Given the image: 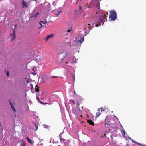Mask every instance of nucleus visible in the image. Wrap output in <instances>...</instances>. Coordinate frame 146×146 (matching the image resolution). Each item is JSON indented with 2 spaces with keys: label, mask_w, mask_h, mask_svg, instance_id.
Here are the masks:
<instances>
[{
  "label": "nucleus",
  "mask_w": 146,
  "mask_h": 146,
  "mask_svg": "<svg viewBox=\"0 0 146 146\" xmlns=\"http://www.w3.org/2000/svg\"><path fill=\"white\" fill-rule=\"evenodd\" d=\"M117 17V13L115 11L113 10L110 12V15L109 17V18L111 19L110 21H114Z\"/></svg>",
  "instance_id": "f257e3e1"
},
{
  "label": "nucleus",
  "mask_w": 146,
  "mask_h": 146,
  "mask_svg": "<svg viewBox=\"0 0 146 146\" xmlns=\"http://www.w3.org/2000/svg\"><path fill=\"white\" fill-rule=\"evenodd\" d=\"M16 26H17V25H15V27L14 29V30H13V34H11V37L12 36V38L11 39V41H12L13 40H14V39H15V37H16V35H15V29H16Z\"/></svg>",
  "instance_id": "f03ea898"
},
{
  "label": "nucleus",
  "mask_w": 146,
  "mask_h": 146,
  "mask_svg": "<svg viewBox=\"0 0 146 146\" xmlns=\"http://www.w3.org/2000/svg\"><path fill=\"white\" fill-rule=\"evenodd\" d=\"M102 108H100L98 109V112L96 113V117H99L101 114V113L100 112V110H101V112H102L103 111H104V109H102Z\"/></svg>",
  "instance_id": "7ed1b4c3"
},
{
  "label": "nucleus",
  "mask_w": 146,
  "mask_h": 146,
  "mask_svg": "<svg viewBox=\"0 0 146 146\" xmlns=\"http://www.w3.org/2000/svg\"><path fill=\"white\" fill-rule=\"evenodd\" d=\"M84 41V38L83 37H81V38L79 40H78L76 38L75 41L76 42H79L80 44H81Z\"/></svg>",
  "instance_id": "20e7f679"
},
{
  "label": "nucleus",
  "mask_w": 146,
  "mask_h": 146,
  "mask_svg": "<svg viewBox=\"0 0 146 146\" xmlns=\"http://www.w3.org/2000/svg\"><path fill=\"white\" fill-rule=\"evenodd\" d=\"M107 15L106 14L104 15L103 18H102L101 17H100L99 21H101V22H105V20L106 19Z\"/></svg>",
  "instance_id": "39448f33"
},
{
  "label": "nucleus",
  "mask_w": 146,
  "mask_h": 146,
  "mask_svg": "<svg viewBox=\"0 0 146 146\" xmlns=\"http://www.w3.org/2000/svg\"><path fill=\"white\" fill-rule=\"evenodd\" d=\"M22 7L24 8H27L28 6L26 4V3L24 0H23L22 2Z\"/></svg>",
  "instance_id": "423d86ee"
},
{
  "label": "nucleus",
  "mask_w": 146,
  "mask_h": 146,
  "mask_svg": "<svg viewBox=\"0 0 146 146\" xmlns=\"http://www.w3.org/2000/svg\"><path fill=\"white\" fill-rule=\"evenodd\" d=\"M9 104L11 106V108L14 111V112L16 111V109L15 108V107L14 106V103H13V104L9 101Z\"/></svg>",
  "instance_id": "0eeeda50"
},
{
  "label": "nucleus",
  "mask_w": 146,
  "mask_h": 146,
  "mask_svg": "<svg viewBox=\"0 0 146 146\" xmlns=\"http://www.w3.org/2000/svg\"><path fill=\"white\" fill-rule=\"evenodd\" d=\"M61 11H60L59 10H54L53 13H54L58 17L59 16V14L60 13H61Z\"/></svg>",
  "instance_id": "6e6552de"
},
{
  "label": "nucleus",
  "mask_w": 146,
  "mask_h": 146,
  "mask_svg": "<svg viewBox=\"0 0 146 146\" xmlns=\"http://www.w3.org/2000/svg\"><path fill=\"white\" fill-rule=\"evenodd\" d=\"M47 23L46 20H44V21H41L39 22L40 24L41 25V27H39V28H41L42 27V23L43 24H45Z\"/></svg>",
  "instance_id": "1a4fd4ad"
},
{
  "label": "nucleus",
  "mask_w": 146,
  "mask_h": 146,
  "mask_svg": "<svg viewBox=\"0 0 146 146\" xmlns=\"http://www.w3.org/2000/svg\"><path fill=\"white\" fill-rule=\"evenodd\" d=\"M53 36H54V34H51L50 35H47V36L46 37V41H47V40L48 39L51 38L52 37H53Z\"/></svg>",
  "instance_id": "9d476101"
},
{
  "label": "nucleus",
  "mask_w": 146,
  "mask_h": 146,
  "mask_svg": "<svg viewBox=\"0 0 146 146\" xmlns=\"http://www.w3.org/2000/svg\"><path fill=\"white\" fill-rule=\"evenodd\" d=\"M100 20H98L97 22H96L95 24V26L98 27L99 25H100L101 23V21H99Z\"/></svg>",
  "instance_id": "9b49d317"
},
{
  "label": "nucleus",
  "mask_w": 146,
  "mask_h": 146,
  "mask_svg": "<svg viewBox=\"0 0 146 146\" xmlns=\"http://www.w3.org/2000/svg\"><path fill=\"white\" fill-rule=\"evenodd\" d=\"M39 13H36L34 15H33L31 16V18L34 17V19H35L37 16V15H39Z\"/></svg>",
  "instance_id": "f8f14e48"
},
{
  "label": "nucleus",
  "mask_w": 146,
  "mask_h": 146,
  "mask_svg": "<svg viewBox=\"0 0 146 146\" xmlns=\"http://www.w3.org/2000/svg\"><path fill=\"white\" fill-rule=\"evenodd\" d=\"M26 139L28 141L29 143L31 144H33V142L32 141L31 139H29L28 137H26Z\"/></svg>",
  "instance_id": "ddd939ff"
},
{
  "label": "nucleus",
  "mask_w": 146,
  "mask_h": 146,
  "mask_svg": "<svg viewBox=\"0 0 146 146\" xmlns=\"http://www.w3.org/2000/svg\"><path fill=\"white\" fill-rule=\"evenodd\" d=\"M87 122L88 123L90 124L94 125V123L91 120H87Z\"/></svg>",
  "instance_id": "4468645a"
},
{
  "label": "nucleus",
  "mask_w": 146,
  "mask_h": 146,
  "mask_svg": "<svg viewBox=\"0 0 146 146\" xmlns=\"http://www.w3.org/2000/svg\"><path fill=\"white\" fill-rule=\"evenodd\" d=\"M105 126L106 127H107L108 129H109V130H110V128L111 127V126L109 124H108L107 123H106L105 124Z\"/></svg>",
  "instance_id": "2eb2a0df"
},
{
  "label": "nucleus",
  "mask_w": 146,
  "mask_h": 146,
  "mask_svg": "<svg viewBox=\"0 0 146 146\" xmlns=\"http://www.w3.org/2000/svg\"><path fill=\"white\" fill-rule=\"evenodd\" d=\"M39 91V87L38 85H36L35 87V91L36 92H38Z\"/></svg>",
  "instance_id": "dca6fc26"
},
{
  "label": "nucleus",
  "mask_w": 146,
  "mask_h": 146,
  "mask_svg": "<svg viewBox=\"0 0 146 146\" xmlns=\"http://www.w3.org/2000/svg\"><path fill=\"white\" fill-rule=\"evenodd\" d=\"M60 139L61 142H64V141H65V139L64 138H62L61 137H60Z\"/></svg>",
  "instance_id": "f3484780"
},
{
  "label": "nucleus",
  "mask_w": 146,
  "mask_h": 146,
  "mask_svg": "<svg viewBox=\"0 0 146 146\" xmlns=\"http://www.w3.org/2000/svg\"><path fill=\"white\" fill-rule=\"evenodd\" d=\"M3 130V127L1 124L0 123V131H2Z\"/></svg>",
  "instance_id": "a211bd4d"
},
{
  "label": "nucleus",
  "mask_w": 146,
  "mask_h": 146,
  "mask_svg": "<svg viewBox=\"0 0 146 146\" xmlns=\"http://www.w3.org/2000/svg\"><path fill=\"white\" fill-rule=\"evenodd\" d=\"M134 143H136L137 144L139 145H140V146H144V145H142V144H141L140 143H138V142H134Z\"/></svg>",
  "instance_id": "6ab92c4d"
},
{
  "label": "nucleus",
  "mask_w": 146,
  "mask_h": 146,
  "mask_svg": "<svg viewBox=\"0 0 146 146\" xmlns=\"http://www.w3.org/2000/svg\"><path fill=\"white\" fill-rule=\"evenodd\" d=\"M35 126L36 127V129H35V131H36L37 130V129H38V126L36 124L35 125Z\"/></svg>",
  "instance_id": "aec40b11"
},
{
  "label": "nucleus",
  "mask_w": 146,
  "mask_h": 146,
  "mask_svg": "<svg viewBox=\"0 0 146 146\" xmlns=\"http://www.w3.org/2000/svg\"><path fill=\"white\" fill-rule=\"evenodd\" d=\"M70 101L72 103L74 104H75V103L74 100H70Z\"/></svg>",
  "instance_id": "412c9836"
},
{
  "label": "nucleus",
  "mask_w": 146,
  "mask_h": 146,
  "mask_svg": "<svg viewBox=\"0 0 146 146\" xmlns=\"http://www.w3.org/2000/svg\"><path fill=\"white\" fill-rule=\"evenodd\" d=\"M97 8L98 9L100 7L99 6V4L98 3V4H97Z\"/></svg>",
  "instance_id": "4be33fe9"
},
{
  "label": "nucleus",
  "mask_w": 146,
  "mask_h": 146,
  "mask_svg": "<svg viewBox=\"0 0 146 146\" xmlns=\"http://www.w3.org/2000/svg\"><path fill=\"white\" fill-rule=\"evenodd\" d=\"M6 75L7 76H9V72L8 71H7V73H6Z\"/></svg>",
  "instance_id": "5701e85b"
},
{
  "label": "nucleus",
  "mask_w": 146,
  "mask_h": 146,
  "mask_svg": "<svg viewBox=\"0 0 146 146\" xmlns=\"http://www.w3.org/2000/svg\"><path fill=\"white\" fill-rule=\"evenodd\" d=\"M58 76H52L51 77V78H58Z\"/></svg>",
  "instance_id": "b1692460"
},
{
  "label": "nucleus",
  "mask_w": 146,
  "mask_h": 146,
  "mask_svg": "<svg viewBox=\"0 0 146 146\" xmlns=\"http://www.w3.org/2000/svg\"><path fill=\"white\" fill-rule=\"evenodd\" d=\"M41 103L42 104H48L47 103H44L42 102H41Z\"/></svg>",
  "instance_id": "393cba45"
},
{
  "label": "nucleus",
  "mask_w": 146,
  "mask_h": 146,
  "mask_svg": "<svg viewBox=\"0 0 146 146\" xmlns=\"http://www.w3.org/2000/svg\"><path fill=\"white\" fill-rule=\"evenodd\" d=\"M64 54L65 56H66V55L68 54V53H66V52H65V53H64Z\"/></svg>",
  "instance_id": "a878e982"
},
{
  "label": "nucleus",
  "mask_w": 146,
  "mask_h": 146,
  "mask_svg": "<svg viewBox=\"0 0 146 146\" xmlns=\"http://www.w3.org/2000/svg\"><path fill=\"white\" fill-rule=\"evenodd\" d=\"M32 74H33V75H36V73H31Z\"/></svg>",
  "instance_id": "bb28decb"
},
{
  "label": "nucleus",
  "mask_w": 146,
  "mask_h": 146,
  "mask_svg": "<svg viewBox=\"0 0 146 146\" xmlns=\"http://www.w3.org/2000/svg\"><path fill=\"white\" fill-rule=\"evenodd\" d=\"M71 31V30H69H69H68V31H67V32H70V31Z\"/></svg>",
  "instance_id": "cd10ccee"
},
{
  "label": "nucleus",
  "mask_w": 146,
  "mask_h": 146,
  "mask_svg": "<svg viewBox=\"0 0 146 146\" xmlns=\"http://www.w3.org/2000/svg\"><path fill=\"white\" fill-rule=\"evenodd\" d=\"M79 9H82V7L81 6H80L79 7Z\"/></svg>",
  "instance_id": "c85d7f7f"
},
{
  "label": "nucleus",
  "mask_w": 146,
  "mask_h": 146,
  "mask_svg": "<svg viewBox=\"0 0 146 146\" xmlns=\"http://www.w3.org/2000/svg\"><path fill=\"white\" fill-rule=\"evenodd\" d=\"M35 68H33V70H35Z\"/></svg>",
  "instance_id": "c756f323"
},
{
  "label": "nucleus",
  "mask_w": 146,
  "mask_h": 146,
  "mask_svg": "<svg viewBox=\"0 0 146 146\" xmlns=\"http://www.w3.org/2000/svg\"><path fill=\"white\" fill-rule=\"evenodd\" d=\"M36 98H37V100H38L39 98V97H36Z\"/></svg>",
  "instance_id": "7c9ffc66"
},
{
  "label": "nucleus",
  "mask_w": 146,
  "mask_h": 146,
  "mask_svg": "<svg viewBox=\"0 0 146 146\" xmlns=\"http://www.w3.org/2000/svg\"><path fill=\"white\" fill-rule=\"evenodd\" d=\"M33 123L35 125H36L34 122H33Z\"/></svg>",
  "instance_id": "2f4dec72"
},
{
  "label": "nucleus",
  "mask_w": 146,
  "mask_h": 146,
  "mask_svg": "<svg viewBox=\"0 0 146 146\" xmlns=\"http://www.w3.org/2000/svg\"><path fill=\"white\" fill-rule=\"evenodd\" d=\"M126 146H129V145L128 144H127L126 145Z\"/></svg>",
  "instance_id": "473e14b6"
},
{
  "label": "nucleus",
  "mask_w": 146,
  "mask_h": 146,
  "mask_svg": "<svg viewBox=\"0 0 146 146\" xmlns=\"http://www.w3.org/2000/svg\"><path fill=\"white\" fill-rule=\"evenodd\" d=\"M132 141L134 143V142H136L135 141H134L133 140H132Z\"/></svg>",
  "instance_id": "72a5a7b5"
},
{
  "label": "nucleus",
  "mask_w": 146,
  "mask_h": 146,
  "mask_svg": "<svg viewBox=\"0 0 146 146\" xmlns=\"http://www.w3.org/2000/svg\"><path fill=\"white\" fill-rule=\"evenodd\" d=\"M66 64H68V62H67V61H66Z\"/></svg>",
  "instance_id": "f704fd0d"
},
{
  "label": "nucleus",
  "mask_w": 146,
  "mask_h": 146,
  "mask_svg": "<svg viewBox=\"0 0 146 146\" xmlns=\"http://www.w3.org/2000/svg\"><path fill=\"white\" fill-rule=\"evenodd\" d=\"M77 104H78V106H79V103H78Z\"/></svg>",
  "instance_id": "c9c22d12"
},
{
  "label": "nucleus",
  "mask_w": 146,
  "mask_h": 146,
  "mask_svg": "<svg viewBox=\"0 0 146 146\" xmlns=\"http://www.w3.org/2000/svg\"><path fill=\"white\" fill-rule=\"evenodd\" d=\"M6 71V69H5V72Z\"/></svg>",
  "instance_id": "e433bc0d"
},
{
  "label": "nucleus",
  "mask_w": 146,
  "mask_h": 146,
  "mask_svg": "<svg viewBox=\"0 0 146 146\" xmlns=\"http://www.w3.org/2000/svg\"><path fill=\"white\" fill-rule=\"evenodd\" d=\"M23 146H25V145H23Z\"/></svg>",
  "instance_id": "4c0bfd02"
},
{
  "label": "nucleus",
  "mask_w": 146,
  "mask_h": 146,
  "mask_svg": "<svg viewBox=\"0 0 146 146\" xmlns=\"http://www.w3.org/2000/svg\"><path fill=\"white\" fill-rule=\"evenodd\" d=\"M90 25V24H88V25Z\"/></svg>",
  "instance_id": "58836bf2"
},
{
  "label": "nucleus",
  "mask_w": 146,
  "mask_h": 146,
  "mask_svg": "<svg viewBox=\"0 0 146 146\" xmlns=\"http://www.w3.org/2000/svg\"><path fill=\"white\" fill-rule=\"evenodd\" d=\"M81 108H83V107H82Z\"/></svg>",
  "instance_id": "ea45409f"
},
{
  "label": "nucleus",
  "mask_w": 146,
  "mask_h": 146,
  "mask_svg": "<svg viewBox=\"0 0 146 146\" xmlns=\"http://www.w3.org/2000/svg\"><path fill=\"white\" fill-rule=\"evenodd\" d=\"M123 132L124 133L125 132L124 131Z\"/></svg>",
  "instance_id": "a19ab883"
},
{
  "label": "nucleus",
  "mask_w": 146,
  "mask_h": 146,
  "mask_svg": "<svg viewBox=\"0 0 146 146\" xmlns=\"http://www.w3.org/2000/svg\"><path fill=\"white\" fill-rule=\"evenodd\" d=\"M63 59H62V61H63Z\"/></svg>",
  "instance_id": "79ce46f5"
}]
</instances>
